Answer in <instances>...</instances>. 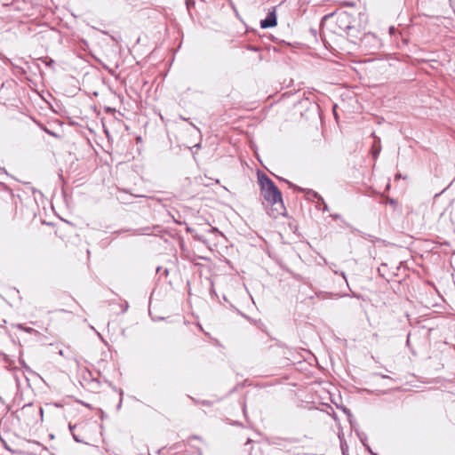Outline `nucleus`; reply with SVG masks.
I'll use <instances>...</instances> for the list:
<instances>
[{
  "instance_id": "13",
  "label": "nucleus",
  "mask_w": 455,
  "mask_h": 455,
  "mask_svg": "<svg viewBox=\"0 0 455 455\" xmlns=\"http://www.w3.org/2000/svg\"><path fill=\"white\" fill-rule=\"evenodd\" d=\"M73 437H74V439H75L76 442H78V443L80 442V440L76 436V435H74V434H73Z\"/></svg>"
},
{
  "instance_id": "19",
  "label": "nucleus",
  "mask_w": 455,
  "mask_h": 455,
  "mask_svg": "<svg viewBox=\"0 0 455 455\" xmlns=\"http://www.w3.org/2000/svg\"><path fill=\"white\" fill-rule=\"evenodd\" d=\"M69 428H70V431L73 430V427L71 425H69Z\"/></svg>"
},
{
  "instance_id": "20",
  "label": "nucleus",
  "mask_w": 455,
  "mask_h": 455,
  "mask_svg": "<svg viewBox=\"0 0 455 455\" xmlns=\"http://www.w3.org/2000/svg\"><path fill=\"white\" fill-rule=\"evenodd\" d=\"M192 438H193V439H199V437H198V436H193Z\"/></svg>"
},
{
  "instance_id": "18",
  "label": "nucleus",
  "mask_w": 455,
  "mask_h": 455,
  "mask_svg": "<svg viewBox=\"0 0 455 455\" xmlns=\"http://www.w3.org/2000/svg\"><path fill=\"white\" fill-rule=\"evenodd\" d=\"M198 454H199V455H203L202 451H198Z\"/></svg>"
},
{
  "instance_id": "6",
  "label": "nucleus",
  "mask_w": 455,
  "mask_h": 455,
  "mask_svg": "<svg viewBox=\"0 0 455 455\" xmlns=\"http://www.w3.org/2000/svg\"><path fill=\"white\" fill-rule=\"evenodd\" d=\"M380 152V147H376L375 145H373V151H372V155L374 157H377V156L379 154Z\"/></svg>"
},
{
  "instance_id": "14",
  "label": "nucleus",
  "mask_w": 455,
  "mask_h": 455,
  "mask_svg": "<svg viewBox=\"0 0 455 455\" xmlns=\"http://www.w3.org/2000/svg\"><path fill=\"white\" fill-rule=\"evenodd\" d=\"M334 219H339V215H331Z\"/></svg>"
},
{
  "instance_id": "10",
  "label": "nucleus",
  "mask_w": 455,
  "mask_h": 455,
  "mask_svg": "<svg viewBox=\"0 0 455 455\" xmlns=\"http://www.w3.org/2000/svg\"><path fill=\"white\" fill-rule=\"evenodd\" d=\"M20 363L23 368H25L27 371H30L29 367L25 363L23 360H20Z\"/></svg>"
},
{
  "instance_id": "22",
  "label": "nucleus",
  "mask_w": 455,
  "mask_h": 455,
  "mask_svg": "<svg viewBox=\"0 0 455 455\" xmlns=\"http://www.w3.org/2000/svg\"><path fill=\"white\" fill-rule=\"evenodd\" d=\"M374 455H377V454H374Z\"/></svg>"
},
{
  "instance_id": "7",
  "label": "nucleus",
  "mask_w": 455,
  "mask_h": 455,
  "mask_svg": "<svg viewBox=\"0 0 455 455\" xmlns=\"http://www.w3.org/2000/svg\"><path fill=\"white\" fill-rule=\"evenodd\" d=\"M186 4L188 9L189 10L192 6L195 5V0H186Z\"/></svg>"
},
{
  "instance_id": "3",
  "label": "nucleus",
  "mask_w": 455,
  "mask_h": 455,
  "mask_svg": "<svg viewBox=\"0 0 455 455\" xmlns=\"http://www.w3.org/2000/svg\"><path fill=\"white\" fill-rule=\"evenodd\" d=\"M277 24L276 20V14L275 9H273L271 12H269L266 17V19L262 20L260 21V28H268L275 27Z\"/></svg>"
},
{
  "instance_id": "5",
  "label": "nucleus",
  "mask_w": 455,
  "mask_h": 455,
  "mask_svg": "<svg viewBox=\"0 0 455 455\" xmlns=\"http://www.w3.org/2000/svg\"><path fill=\"white\" fill-rule=\"evenodd\" d=\"M306 192L308 196H312L314 198L318 199V201H323V197L317 192L312 189H307Z\"/></svg>"
},
{
  "instance_id": "9",
  "label": "nucleus",
  "mask_w": 455,
  "mask_h": 455,
  "mask_svg": "<svg viewBox=\"0 0 455 455\" xmlns=\"http://www.w3.org/2000/svg\"><path fill=\"white\" fill-rule=\"evenodd\" d=\"M18 327H19L20 329L24 330V331H27V332H29V333H30V332H32V331H34V330H33L32 328H30V327H28V328L22 327V325H21V324H20Z\"/></svg>"
},
{
  "instance_id": "4",
  "label": "nucleus",
  "mask_w": 455,
  "mask_h": 455,
  "mask_svg": "<svg viewBox=\"0 0 455 455\" xmlns=\"http://www.w3.org/2000/svg\"><path fill=\"white\" fill-rule=\"evenodd\" d=\"M187 231H188V233L192 234V235H193V237H194L196 240H197V241H199V242H203V243H204V242H205V240H204V236H203V235H199V234H197V233H195V229H193V228H187Z\"/></svg>"
},
{
  "instance_id": "17",
  "label": "nucleus",
  "mask_w": 455,
  "mask_h": 455,
  "mask_svg": "<svg viewBox=\"0 0 455 455\" xmlns=\"http://www.w3.org/2000/svg\"><path fill=\"white\" fill-rule=\"evenodd\" d=\"M341 275L346 279V275H345V273H341Z\"/></svg>"
},
{
  "instance_id": "1",
  "label": "nucleus",
  "mask_w": 455,
  "mask_h": 455,
  "mask_svg": "<svg viewBox=\"0 0 455 455\" xmlns=\"http://www.w3.org/2000/svg\"><path fill=\"white\" fill-rule=\"evenodd\" d=\"M259 183L264 199L272 205H275V210L277 214H280L284 210L281 191L275 183L264 174L259 176Z\"/></svg>"
},
{
  "instance_id": "8",
  "label": "nucleus",
  "mask_w": 455,
  "mask_h": 455,
  "mask_svg": "<svg viewBox=\"0 0 455 455\" xmlns=\"http://www.w3.org/2000/svg\"><path fill=\"white\" fill-rule=\"evenodd\" d=\"M323 204V212H328L329 211V207L327 205V204L324 202V200L323 199V201H320Z\"/></svg>"
},
{
  "instance_id": "2",
  "label": "nucleus",
  "mask_w": 455,
  "mask_h": 455,
  "mask_svg": "<svg viewBox=\"0 0 455 455\" xmlns=\"http://www.w3.org/2000/svg\"><path fill=\"white\" fill-rule=\"evenodd\" d=\"M336 22L342 31H347L353 28L354 18L347 12L337 13Z\"/></svg>"
},
{
  "instance_id": "11",
  "label": "nucleus",
  "mask_w": 455,
  "mask_h": 455,
  "mask_svg": "<svg viewBox=\"0 0 455 455\" xmlns=\"http://www.w3.org/2000/svg\"><path fill=\"white\" fill-rule=\"evenodd\" d=\"M209 233H215V232H219L218 228H211L209 230H208Z\"/></svg>"
},
{
  "instance_id": "21",
  "label": "nucleus",
  "mask_w": 455,
  "mask_h": 455,
  "mask_svg": "<svg viewBox=\"0 0 455 455\" xmlns=\"http://www.w3.org/2000/svg\"><path fill=\"white\" fill-rule=\"evenodd\" d=\"M298 190L302 191L303 189L301 188H297Z\"/></svg>"
},
{
  "instance_id": "15",
  "label": "nucleus",
  "mask_w": 455,
  "mask_h": 455,
  "mask_svg": "<svg viewBox=\"0 0 455 455\" xmlns=\"http://www.w3.org/2000/svg\"><path fill=\"white\" fill-rule=\"evenodd\" d=\"M127 307H128V305L124 306V311H125L127 309Z\"/></svg>"
},
{
  "instance_id": "16",
  "label": "nucleus",
  "mask_w": 455,
  "mask_h": 455,
  "mask_svg": "<svg viewBox=\"0 0 455 455\" xmlns=\"http://www.w3.org/2000/svg\"><path fill=\"white\" fill-rule=\"evenodd\" d=\"M127 307H128V305L124 306V311H125L127 309Z\"/></svg>"
},
{
  "instance_id": "12",
  "label": "nucleus",
  "mask_w": 455,
  "mask_h": 455,
  "mask_svg": "<svg viewBox=\"0 0 455 455\" xmlns=\"http://www.w3.org/2000/svg\"><path fill=\"white\" fill-rule=\"evenodd\" d=\"M333 15H334V13H331V14L325 15V16L323 17V19L325 20V19H327V18H329V17H331V16H333Z\"/></svg>"
}]
</instances>
